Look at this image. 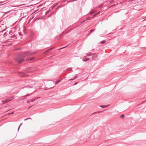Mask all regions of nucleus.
<instances>
[{
  "label": "nucleus",
  "instance_id": "obj_1",
  "mask_svg": "<svg viewBox=\"0 0 146 146\" xmlns=\"http://www.w3.org/2000/svg\"><path fill=\"white\" fill-rule=\"evenodd\" d=\"M109 105H103V106H100V107L104 108H106L109 106Z\"/></svg>",
  "mask_w": 146,
  "mask_h": 146
},
{
  "label": "nucleus",
  "instance_id": "obj_2",
  "mask_svg": "<svg viewBox=\"0 0 146 146\" xmlns=\"http://www.w3.org/2000/svg\"><path fill=\"white\" fill-rule=\"evenodd\" d=\"M13 99V98H8L6 99L7 100V101L8 102H9L11 100Z\"/></svg>",
  "mask_w": 146,
  "mask_h": 146
},
{
  "label": "nucleus",
  "instance_id": "obj_3",
  "mask_svg": "<svg viewBox=\"0 0 146 146\" xmlns=\"http://www.w3.org/2000/svg\"><path fill=\"white\" fill-rule=\"evenodd\" d=\"M20 76L22 77H23L26 76V75L25 73H22L21 75Z\"/></svg>",
  "mask_w": 146,
  "mask_h": 146
},
{
  "label": "nucleus",
  "instance_id": "obj_4",
  "mask_svg": "<svg viewBox=\"0 0 146 146\" xmlns=\"http://www.w3.org/2000/svg\"><path fill=\"white\" fill-rule=\"evenodd\" d=\"M89 60V58H86L85 59H84V60H83V61H84V62H85V61H88V60Z\"/></svg>",
  "mask_w": 146,
  "mask_h": 146
},
{
  "label": "nucleus",
  "instance_id": "obj_5",
  "mask_svg": "<svg viewBox=\"0 0 146 146\" xmlns=\"http://www.w3.org/2000/svg\"><path fill=\"white\" fill-rule=\"evenodd\" d=\"M34 58L33 57L31 58H28V60L31 61L33 59H34Z\"/></svg>",
  "mask_w": 146,
  "mask_h": 146
},
{
  "label": "nucleus",
  "instance_id": "obj_6",
  "mask_svg": "<svg viewBox=\"0 0 146 146\" xmlns=\"http://www.w3.org/2000/svg\"><path fill=\"white\" fill-rule=\"evenodd\" d=\"M101 112V111H97V112H96L93 113L92 114H94L96 113H100Z\"/></svg>",
  "mask_w": 146,
  "mask_h": 146
},
{
  "label": "nucleus",
  "instance_id": "obj_7",
  "mask_svg": "<svg viewBox=\"0 0 146 146\" xmlns=\"http://www.w3.org/2000/svg\"><path fill=\"white\" fill-rule=\"evenodd\" d=\"M60 81H61L60 80H59L56 81V84H57Z\"/></svg>",
  "mask_w": 146,
  "mask_h": 146
},
{
  "label": "nucleus",
  "instance_id": "obj_8",
  "mask_svg": "<svg viewBox=\"0 0 146 146\" xmlns=\"http://www.w3.org/2000/svg\"><path fill=\"white\" fill-rule=\"evenodd\" d=\"M95 13V11H92L90 13V14H93Z\"/></svg>",
  "mask_w": 146,
  "mask_h": 146
},
{
  "label": "nucleus",
  "instance_id": "obj_9",
  "mask_svg": "<svg viewBox=\"0 0 146 146\" xmlns=\"http://www.w3.org/2000/svg\"><path fill=\"white\" fill-rule=\"evenodd\" d=\"M124 116H125L124 115H122L120 117L121 118H123L124 117Z\"/></svg>",
  "mask_w": 146,
  "mask_h": 146
},
{
  "label": "nucleus",
  "instance_id": "obj_10",
  "mask_svg": "<svg viewBox=\"0 0 146 146\" xmlns=\"http://www.w3.org/2000/svg\"><path fill=\"white\" fill-rule=\"evenodd\" d=\"M106 42V41L105 40H103L101 42V44H104V43H105V42Z\"/></svg>",
  "mask_w": 146,
  "mask_h": 146
},
{
  "label": "nucleus",
  "instance_id": "obj_11",
  "mask_svg": "<svg viewBox=\"0 0 146 146\" xmlns=\"http://www.w3.org/2000/svg\"><path fill=\"white\" fill-rule=\"evenodd\" d=\"M35 99H32L31 100V102H33V101H35Z\"/></svg>",
  "mask_w": 146,
  "mask_h": 146
},
{
  "label": "nucleus",
  "instance_id": "obj_12",
  "mask_svg": "<svg viewBox=\"0 0 146 146\" xmlns=\"http://www.w3.org/2000/svg\"><path fill=\"white\" fill-rule=\"evenodd\" d=\"M30 102H31V100H28L27 102L29 103Z\"/></svg>",
  "mask_w": 146,
  "mask_h": 146
},
{
  "label": "nucleus",
  "instance_id": "obj_13",
  "mask_svg": "<svg viewBox=\"0 0 146 146\" xmlns=\"http://www.w3.org/2000/svg\"><path fill=\"white\" fill-rule=\"evenodd\" d=\"M3 104H4L7 103V102H6V101L5 100L4 101H3Z\"/></svg>",
  "mask_w": 146,
  "mask_h": 146
},
{
  "label": "nucleus",
  "instance_id": "obj_14",
  "mask_svg": "<svg viewBox=\"0 0 146 146\" xmlns=\"http://www.w3.org/2000/svg\"><path fill=\"white\" fill-rule=\"evenodd\" d=\"M23 60H21V61H18V62H19V63H21V62H22V61H23Z\"/></svg>",
  "mask_w": 146,
  "mask_h": 146
},
{
  "label": "nucleus",
  "instance_id": "obj_15",
  "mask_svg": "<svg viewBox=\"0 0 146 146\" xmlns=\"http://www.w3.org/2000/svg\"><path fill=\"white\" fill-rule=\"evenodd\" d=\"M17 5V6H16L15 7H19V6L22 5Z\"/></svg>",
  "mask_w": 146,
  "mask_h": 146
},
{
  "label": "nucleus",
  "instance_id": "obj_16",
  "mask_svg": "<svg viewBox=\"0 0 146 146\" xmlns=\"http://www.w3.org/2000/svg\"><path fill=\"white\" fill-rule=\"evenodd\" d=\"M77 84V82H76L75 84H74V85H75L76 84Z\"/></svg>",
  "mask_w": 146,
  "mask_h": 146
},
{
  "label": "nucleus",
  "instance_id": "obj_17",
  "mask_svg": "<svg viewBox=\"0 0 146 146\" xmlns=\"http://www.w3.org/2000/svg\"><path fill=\"white\" fill-rule=\"evenodd\" d=\"M98 14V13H96L95 14V15H97V14Z\"/></svg>",
  "mask_w": 146,
  "mask_h": 146
},
{
  "label": "nucleus",
  "instance_id": "obj_18",
  "mask_svg": "<svg viewBox=\"0 0 146 146\" xmlns=\"http://www.w3.org/2000/svg\"><path fill=\"white\" fill-rule=\"evenodd\" d=\"M6 101V102L7 103L8 102L7 101V100H5Z\"/></svg>",
  "mask_w": 146,
  "mask_h": 146
},
{
  "label": "nucleus",
  "instance_id": "obj_19",
  "mask_svg": "<svg viewBox=\"0 0 146 146\" xmlns=\"http://www.w3.org/2000/svg\"><path fill=\"white\" fill-rule=\"evenodd\" d=\"M13 113H14V112H12V113H11V114H13Z\"/></svg>",
  "mask_w": 146,
  "mask_h": 146
},
{
  "label": "nucleus",
  "instance_id": "obj_20",
  "mask_svg": "<svg viewBox=\"0 0 146 146\" xmlns=\"http://www.w3.org/2000/svg\"><path fill=\"white\" fill-rule=\"evenodd\" d=\"M73 80V79H71L70 80Z\"/></svg>",
  "mask_w": 146,
  "mask_h": 146
},
{
  "label": "nucleus",
  "instance_id": "obj_21",
  "mask_svg": "<svg viewBox=\"0 0 146 146\" xmlns=\"http://www.w3.org/2000/svg\"><path fill=\"white\" fill-rule=\"evenodd\" d=\"M95 15H95V14H94V15H93V16H95Z\"/></svg>",
  "mask_w": 146,
  "mask_h": 146
},
{
  "label": "nucleus",
  "instance_id": "obj_22",
  "mask_svg": "<svg viewBox=\"0 0 146 146\" xmlns=\"http://www.w3.org/2000/svg\"><path fill=\"white\" fill-rule=\"evenodd\" d=\"M77 78V77H75V78Z\"/></svg>",
  "mask_w": 146,
  "mask_h": 146
},
{
  "label": "nucleus",
  "instance_id": "obj_23",
  "mask_svg": "<svg viewBox=\"0 0 146 146\" xmlns=\"http://www.w3.org/2000/svg\"><path fill=\"white\" fill-rule=\"evenodd\" d=\"M90 19V18H88V19Z\"/></svg>",
  "mask_w": 146,
  "mask_h": 146
},
{
  "label": "nucleus",
  "instance_id": "obj_24",
  "mask_svg": "<svg viewBox=\"0 0 146 146\" xmlns=\"http://www.w3.org/2000/svg\"><path fill=\"white\" fill-rule=\"evenodd\" d=\"M2 2H0V3H1Z\"/></svg>",
  "mask_w": 146,
  "mask_h": 146
}]
</instances>
